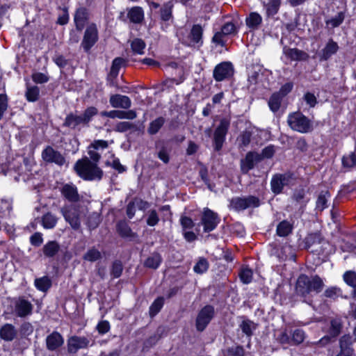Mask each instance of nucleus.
<instances>
[{"instance_id": "6e6d98bb", "label": "nucleus", "mask_w": 356, "mask_h": 356, "mask_svg": "<svg viewBox=\"0 0 356 356\" xmlns=\"http://www.w3.org/2000/svg\"><path fill=\"white\" fill-rule=\"evenodd\" d=\"M97 109L95 107L91 106L88 108L82 115L83 122L85 123H88L90 121L92 118L97 115Z\"/></svg>"}, {"instance_id": "a19ab883", "label": "nucleus", "mask_w": 356, "mask_h": 356, "mask_svg": "<svg viewBox=\"0 0 356 356\" xmlns=\"http://www.w3.org/2000/svg\"><path fill=\"white\" fill-rule=\"evenodd\" d=\"M124 60L122 58H116L113 60L112 66L111 68V75L113 76H118L119 70L121 67L124 65Z\"/></svg>"}, {"instance_id": "20e7f679", "label": "nucleus", "mask_w": 356, "mask_h": 356, "mask_svg": "<svg viewBox=\"0 0 356 356\" xmlns=\"http://www.w3.org/2000/svg\"><path fill=\"white\" fill-rule=\"evenodd\" d=\"M260 201L259 198L252 195L243 197H235L230 202V207L236 211L258 207Z\"/></svg>"}, {"instance_id": "2f4dec72", "label": "nucleus", "mask_w": 356, "mask_h": 356, "mask_svg": "<svg viewBox=\"0 0 356 356\" xmlns=\"http://www.w3.org/2000/svg\"><path fill=\"white\" fill-rule=\"evenodd\" d=\"M80 124H85L82 115L71 114L67 116L65 121V125L72 128H74Z\"/></svg>"}, {"instance_id": "4468645a", "label": "nucleus", "mask_w": 356, "mask_h": 356, "mask_svg": "<svg viewBox=\"0 0 356 356\" xmlns=\"http://www.w3.org/2000/svg\"><path fill=\"white\" fill-rule=\"evenodd\" d=\"M236 33V27L232 22H227L225 24L221 31L217 32L213 37V41L217 44H219L222 46L224 45V42L222 40L223 35H229L235 34Z\"/></svg>"}, {"instance_id": "8fccbe9b", "label": "nucleus", "mask_w": 356, "mask_h": 356, "mask_svg": "<svg viewBox=\"0 0 356 356\" xmlns=\"http://www.w3.org/2000/svg\"><path fill=\"white\" fill-rule=\"evenodd\" d=\"M240 278L244 284H249L252 279V271L251 269L245 267L242 268L240 273Z\"/></svg>"}, {"instance_id": "4be33fe9", "label": "nucleus", "mask_w": 356, "mask_h": 356, "mask_svg": "<svg viewBox=\"0 0 356 356\" xmlns=\"http://www.w3.org/2000/svg\"><path fill=\"white\" fill-rule=\"evenodd\" d=\"M129 19L134 23H140L144 19V12L142 8L136 6L128 13Z\"/></svg>"}, {"instance_id": "052dcab7", "label": "nucleus", "mask_w": 356, "mask_h": 356, "mask_svg": "<svg viewBox=\"0 0 356 356\" xmlns=\"http://www.w3.org/2000/svg\"><path fill=\"white\" fill-rule=\"evenodd\" d=\"M33 81L37 83H43L48 81V77L43 73L36 72L32 75Z\"/></svg>"}, {"instance_id": "cd10ccee", "label": "nucleus", "mask_w": 356, "mask_h": 356, "mask_svg": "<svg viewBox=\"0 0 356 356\" xmlns=\"http://www.w3.org/2000/svg\"><path fill=\"white\" fill-rule=\"evenodd\" d=\"M342 164L343 168L352 169L356 168V154L350 152L343 156L342 159Z\"/></svg>"}, {"instance_id": "bb28decb", "label": "nucleus", "mask_w": 356, "mask_h": 356, "mask_svg": "<svg viewBox=\"0 0 356 356\" xmlns=\"http://www.w3.org/2000/svg\"><path fill=\"white\" fill-rule=\"evenodd\" d=\"M137 117V114L134 110L129 111H119L114 110L113 113V119L118 118V119H127V120H134Z\"/></svg>"}, {"instance_id": "f03ea898", "label": "nucleus", "mask_w": 356, "mask_h": 356, "mask_svg": "<svg viewBox=\"0 0 356 356\" xmlns=\"http://www.w3.org/2000/svg\"><path fill=\"white\" fill-rule=\"evenodd\" d=\"M323 282L318 276L309 277L305 275H301L297 280L296 293L303 297L309 293L321 292L323 287Z\"/></svg>"}, {"instance_id": "2eb2a0df", "label": "nucleus", "mask_w": 356, "mask_h": 356, "mask_svg": "<svg viewBox=\"0 0 356 356\" xmlns=\"http://www.w3.org/2000/svg\"><path fill=\"white\" fill-rule=\"evenodd\" d=\"M261 160V156L256 152H248L244 159L241 161V168L243 173H247L252 169L254 163Z\"/></svg>"}, {"instance_id": "58836bf2", "label": "nucleus", "mask_w": 356, "mask_h": 356, "mask_svg": "<svg viewBox=\"0 0 356 356\" xmlns=\"http://www.w3.org/2000/svg\"><path fill=\"white\" fill-rule=\"evenodd\" d=\"M161 262V256L158 254H153L150 257H149L145 261V266L152 268H156L159 267Z\"/></svg>"}, {"instance_id": "4d7b16f0", "label": "nucleus", "mask_w": 356, "mask_h": 356, "mask_svg": "<svg viewBox=\"0 0 356 356\" xmlns=\"http://www.w3.org/2000/svg\"><path fill=\"white\" fill-rule=\"evenodd\" d=\"M91 148L95 149L96 150L104 149L108 147V143L104 140H96L90 144Z\"/></svg>"}, {"instance_id": "c03bdc74", "label": "nucleus", "mask_w": 356, "mask_h": 356, "mask_svg": "<svg viewBox=\"0 0 356 356\" xmlns=\"http://www.w3.org/2000/svg\"><path fill=\"white\" fill-rule=\"evenodd\" d=\"M131 46L134 53L143 54L145 47V43L140 39H135L132 41Z\"/></svg>"}, {"instance_id": "39448f33", "label": "nucleus", "mask_w": 356, "mask_h": 356, "mask_svg": "<svg viewBox=\"0 0 356 356\" xmlns=\"http://www.w3.org/2000/svg\"><path fill=\"white\" fill-rule=\"evenodd\" d=\"M219 218L217 213L208 208L204 209L201 218V225L204 227L205 232H209L213 230L219 223Z\"/></svg>"}, {"instance_id": "09e8293b", "label": "nucleus", "mask_w": 356, "mask_h": 356, "mask_svg": "<svg viewBox=\"0 0 356 356\" xmlns=\"http://www.w3.org/2000/svg\"><path fill=\"white\" fill-rule=\"evenodd\" d=\"M305 335L303 330L297 329L293 331L292 334L291 342L292 344L301 343L305 339Z\"/></svg>"}, {"instance_id": "3c124183", "label": "nucleus", "mask_w": 356, "mask_h": 356, "mask_svg": "<svg viewBox=\"0 0 356 356\" xmlns=\"http://www.w3.org/2000/svg\"><path fill=\"white\" fill-rule=\"evenodd\" d=\"M344 282L349 286H356V273L353 271H347L343 275Z\"/></svg>"}, {"instance_id": "338daca9", "label": "nucleus", "mask_w": 356, "mask_h": 356, "mask_svg": "<svg viewBox=\"0 0 356 356\" xmlns=\"http://www.w3.org/2000/svg\"><path fill=\"white\" fill-rule=\"evenodd\" d=\"M180 221L184 229H191L195 225L192 219L186 216L181 217Z\"/></svg>"}, {"instance_id": "bf43d9fd", "label": "nucleus", "mask_w": 356, "mask_h": 356, "mask_svg": "<svg viewBox=\"0 0 356 356\" xmlns=\"http://www.w3.org/2000/svg\"><path fill=\"white\" fill-rule=\"evenodd\" d=\"M8 108V98L6 95H0V120Z\"/></svg>"}, {"instance_id": "7c9ffc66", "label": "nucleus", "mask_w": 356, "mask_h": 356, "mask_svg": "<svg viewBox=\"0 0 356 356\" xmlns=\"http://www.w3.org/2000/svg\"><path fill=\"white\" fill-rule=\"evenodd\" d=\"M51 285V280L47 277L38 278L35 280V287L41 291H47Z\"/></svg>"}, {"instance_id": "473e14b6", "label": "nucleus", "mask_w": 356, "mask_h": 356, "mask_svg": "<svg viewBox=\"0 0 356 356\" xmlns=\"http://www.w3.org/2000/svg\"><path fill=\"white\" fill-rule=\"evenodd\" d=\"M59 245L56 241L48 242L43 248L45 256L51 257L54 256L58 251Z\"/></svg>"}, {"instance_id": "b1692460", "label": "nucleus", "mask_w": 356, "mask_h": 356, "mask_svg": "<svg viewBox=\"0 0 356 356\" xmlns=\"http://www.w3.org/2000/svg\"><path fill=\"white\" fill-rule=\"evenodd\" d=\"M338 48V45L336 42L332 40L329 41L325 47L322 50L321 58L323 60L328 59L337 51Z\"/></svg>"}, {"instance_id": "f257e3e1", "label": "nucleus", "mask_w": 356, "mask_h": 356, "mask_svg": "<svg viewBox=\"0 0 356 356\" xmlns=\"http://www.w3.org/2000/svg\"><path fill=\"white\" fill-rule=\"evenodd\" d=\"M74 169L81 178L88 181L100 179L103 174L97 164L90 161L87 157L78 160Z\"/></svg>"}, {"instance_id": "5701e85b", "label": "nucleus", "mask_w": 356, "mask_h": 356, "mask_svg": "<svg viewBox=\"0 0 356 356\" xmlns=\"http://www.w3.org/2000/svg\"><path fill=\"white\" fill-rule=\"evenodd\" d=\"M281 4V0H268L267 3L264 1V6L268 16H273L277 13Z\"/></svg>"}, {"instance_id": "864d4df0", "label": "nucleus", "mask_w": 356, "mask_h": 356, "mask_svg": "<svg viewBox=\"0 0 356 356\" xmlns=\"http://www.w3.org/2000/svg\"><path fill=\"white\" fill-rule=\"evenodd\" d=\"M324 295L327 298L334 299L341 295V291L337 286H332L325 291Z\"/></svg>"}, {"instance_id": "79ce46f5", "label": "nucleus", "mask_w": 356, "mask_h": 356, "mask_svg": "<svg viewBox=\"0 0 356 356\" xmlns=\"http://www.w3.org/2000/svg\"><path fill=\"white\" fill-rule=\"evenodd\" d=\"M240 327L241 328L243 333L250 337L252 334V330H254L256 327L253 322L248 320H245L242 321L241 324L240 325Z\"/></svg>"}, {"instance_id": "e2e57ef3", "label": "nucleus", "mask_w": 356, "mask_h": 356, "mask_svg": "<svg viewBox=\"0 0 356 356\" xmlns=\"http://www.w3.org/2000/svg\"><path fill=\"white\" fill-rule=\"evenodd\" d=\"M30 241H31V244L33 245H35V246L40 245L43 242L42 234H40L39 232L35 233L33 235L31 236V237L30 238Z\"/></svg>"}, {"instance_id": "6ab92c4d", "label": "nucleus", "mask_w": 356, "mask_h": 356, "mask_svg": "<svg viewBox=\"0 0 356 356\" xmlns=\"http://www.w3.org/2000/svg\"><path fill=\"white\" fill-rule=\"evenodd\" d=\"M64 343L62 335L58 332H53L46 339L47 348L49 350H55L60 347Z\"/></svg>"}, {"instance_id": "f8f14e48", "label": "nucleus", "mask_w": 356, "mask_h": 356, "mask_svg": "<svg viewBox=\"0 0 356 356\" xmlns=\"http://www.w3.org/2000/svg\"><path fill=\"white\" fill-rule=\"evenodd\" d=\"M60 191L61 195L69 202H76L80 200L77 187L72 183L63 184Z\"/></svg>"}, {"instance_id": "c85d7f7f", "label": "nucleus", "mask_w": 356, "mask_h": 356, "mask_svg": "<svg viewBox=\"0 0 356 356\" xmlns=\"http://www.w3.org/2000/svg\"><path fill=\"white\" fill-rule=\"evenodd\" d=\"M57 220L58 219L54 215L48 213L43 216L42 225L44 229H52L56 226Z\"/></svg>"}, {"instance_id": "a18cd8bd", "label": "nucleus", "mask_w": 356, "mask_h": 356, "mask_svg": "<svg viewBox=\"0 0 356 356\" xmlns=\"http://www.w3.org/2000/svg\"><path fill=\"white\" fill-rule=\"evenodd\" d=\"M118 231L123 237H129L132 236V232L125 222H120L117 226Z\"/></svg>"}, {"instance_id": "72a5a7b5", "label": "nucleus", "mask_w": 356, "mask_h": 356, "mask_svg": "<svg viewBox=\"0 0 356 356\" xmlns=\"http://www.w3.org/2000/svg\"><path fill=\"white\" fill-rule=\"evenodd\" d=\"M292 231V225L286 220L282 221L277 227V233L280 236H286Z\"/></svg>"}, {"instance_id": "680f3d73", "label": "nucleus", "mask_w": 356, "mask_h": 356, "mask_svg": "<svg viewBox=\"0 0 356 356\" xmlns=\"http://www.w3.org/2000/svg\"><path fill=\"white\" fill-rule=\"evenodd\" d=\"M132 127V124L129 122H118L115 126V131L119 132H124Z\"/></svg>"}, {"instance_id": "7ed1b4c3", "label": "nucleus", "mask_w": 356, "mask_h": 356, "mask_svg": "<svg viewBox=\"0 0 356 356\" xmlns=\"http://www.w3.org/2000/svg\"><path fill=\"white\" fill-rule=\"evenodd\" d=\"M287 123L290 128L299 133L305 134L312 130L311 121L300 112H294L288 115Z\"/></svg>"}, {"instance_id": "69168bd1", "label": "nucleus", "mask_w": 356, "mask_h": 356, "mask_svg": "<svg viewBox=\"0 0 356 356\" xmlns=\"http://www.w3.org/2000/svg\"><path fill=\"white\" fill-rule=\"evenodd\" d=\"M277 341L284 345V344H292L291 339L289 337L286 332H282L277 337Z\"/></svg>"}, {"instance_id": "5fc2aeb1", "label": "nucleus", "mask_w": 356, "mask_h": 356, "mask_svg": "<svg viewBox=\"0 0 356 356\" xmlns=\"http://www.w3.org/2000/svg\"><path fill=\"white\" fill-rule=\"evenodd\" d=\"M100 257L101 253L97 250L90 249L86 253L83 258L85 260L89 261H95L98 260Z\"/></svg>"}, {"instance_id": "37998d69", "label": "nucleus", "mask_w": 356, "mask_h": 356, "mask_svg": "<svg viewBox=\"0 0 356 356\" xmlns=\"http://www.w3.org/2000/svg\"><path fill=\"white\" fill-rule=\"evenodd\" d=\"M344 17V13L343 12H340L333 18L327 20L326 24L327 26H330L332 28L337 27L343 22Z\"/></svg>"}, {"instance_id": "f3484780", "label": "nucleus", "mask_w": 356, "mask_h": 356, "mask_svg": "<svg viewBox=\"0 0 356 356\" xmlns=\"http://www.w3.org/2000/svg\"><path fill=\"white\" fill-rule=\"evenodd\" d=\"M33 306L30 302L23 298H19L15 302V312L19 317H24L31 314Z\"/></svg>"}, {"instance_id": "9b49d317", "label": "nucleus", "mask_w": 356, "mask_h": 356, "mask_svg": "<svg viewBox=\"0 0 356 356\" xmlns=\"http://www.w3.org/2000/svg\"><path fill=\"white\" fill-rule=\"evenodd\" d=\"M42 157L44 161L54 163L58 165H63L65 161L62 154L50 146L42 151Z\"/></svg>"}, {"instance_id": "0e129e2a", "label": "nucleus", "mask_w": 356, "mask_h": 356, "mask_svg": "<svg viewBox=\"0 0 356 356\" xmlns=\"http://www.w3.org/2000/svg\"><path fill=\"white\" fill-rule=\"evenodd\" d=\"M122 271V264L119 261H115L113 264L112 272H111L112 275H113L114 277L117 278L120 276Z\"/></svg>"}, {"instance_id": "774afa93", "label": "nucleus", "mask_w": 356, "mask_h": 356, "mask_svg": "<svg viewBox=\"0 0 356 356\" xmlns=\"http://www.w3.org/2000/svg\"><path fill=\"white\" fill-rule=\"evenodd\" d=\"M304 99L310 107H314L316 104V98L312 93H306L304 96Z\"/></svg>"}, {"instance_id": "c756f323", "label": "nucleus", "mask_w": 356, "mask_h": 356, "mask_svg": "<svg viewBox=\"0 0 356 356\" xmlns=\"http://www.w3.org/2000/svg\"><path fill=\"white\" fill-rule=\"evenodd\" d=\"M262 18L261 15L257 13H252L249 17L246 18V24L251 29H257L261 23Z\"/></svg>"}, {"instance_id": "ddd939ff", "label": "nucleus", "mask_w": 356, "mask_h": 356, "mask_svg": "<svg viewBox=\"0 0 356 356\" xmlns=\"http://www.w3.org/2000/svg\"><path fill=\"white\" fill-rule=\"evenodd\" d=\"M291 177L288 175H275L270 181L271 190L275 194L282 192L284 186L289 184Z\"/></svg>"}, {"instance_id": "e433bc0d", "label": "nucleus", "mask_w": 356, "mask_h": 356, "mask_svg": "<svg viewBox=\"0 0 356 356\" xmlns=\"http://www.w3.org/2000/svg\"><path fill=\"white\" fill-rule=\"evenodd\" d=\"M282 96L280 94L275 93L273 94L268 102V105L270 110L273 112H276L280 107L281 102H282Z\"/></svg>"}, {"instance_id": "1a4fd4ad", "label": "nucleus", "mask_w": 356, "mask_h": 356, "mask_svg": "<svg viewBox=\"0 0 356 356\" xmlns=\"http://www.w3.org/2000/svg\"><path fill=\"white\" fill-rule=\"evenodd\" d=\"M213 315V308L211 306L204 307L198 314L196 319L197 329L202 331L211 320Z\"/></svg>"}, {"instance_id": "aec40b11", "label": "nucleus", "mask_w": 356, "mask_h": 356, "mask_svg": "<svg viewBox=\"0 0 356 356\" xmlns=\"http://www.w3.org/2000/svg\"><path fill=\"white\" fill-rule=\"evenodd\" d=\"M88 19V11L84 8H79L76 10L74 15V22L76 29L82 30Z\"/></svg>"}, {"instance_id": "9d476101", "label": "nucleus", "mask_w": 356, "mask_h": 356, "mask_svg": "<svg viewBox=\"0 0 356 356\" xmlns=\"http://www.w3.org/2000/svg\"><path fill=\"white\" fill-rule=\"evenodd\" d=\"M233 67L230 63L224 62L218 65L213 70V77L216 81H221L233 74Z\"/></svg>"}, {"instance_id": "603ef678", "label": "nucleus", "mask_w": 356, "mask_h": 356, "mask_svg": "<svg viewBox=\"0 0 356 356\" xmlns=\"http://www.w3.org/2000/svg\"><path fill=\"white\" fill-rule=\"evenodd\" d=\"M159 221V218L156 210H150L147 213V224L149 226H155Z\"/></svg>"}, {"instance_id": "412c9836", "label": "nucleus", "mask_w": 356, "mask_h": 356, "mask_svg": "<svg viewBox=\"0 0 356 356\" xmlns=\"http://www.w3.org/2000/svg\"><path fill=\"white\" fill-rule=\"evenodd\" d=\"M16 336V330L11 324H6L0 330V337L6 341H12Z\"/></svg>"}, {"instance_id": "6e6552de", "label": "nucleus", "mask_w": 356, "mask_h": 356, "mask_svg": "<svg viewBox=\"0 0 356 356\" xmlns=\"http://www.w3.org/2000/svg\"><path fill=\"white\" fill-rule=\"evenodd\" d=\"M229 127V121L225 118L222 119L214 132V145L216 150H220L225 141V136Z\"/></svg>"}, {"instance_id": "49530a36", "label": "nucleus", "mask_w": 356, "mask_h": 356, "mask_svg": "<svg viewBox=\"0 0 356 356\" xmlns=\"http://www.w3.org/2000/svg\"><path fill=\"white\" fill-rule=\"evenodd\" d=\"M209 263L207 259L201 258L194 266V271L197 273L202 274L207 270Z\"/></svg>"}, {"instance_id": "a211bd4d", "label": "nucleus", "mask_w": 356, "mask_h": 356, "mask_svg": "<svg viewBox=\"0 0 356 356\" xmlns=\"http://www.w3.org/2000/svg\"><path fill=\"white\" fill-rule=\"evenodd\" d=\"M109 102L112 107L118 108H129L131 105V101L130 98L125 95H111L109 99Z\"/></svg>"}, {"instance_id": "423d86ee", "label": "nucleus", "mask_w": 356, "mask_h": 356, "mask_svg": "<svg viewBox=\"0 0 356 356\" xmlns=\"http://www.w3.org/2000/svg\"><path fill=\"white\" fill-rule=\"evenodd\" d=\"M98 40V31L95 24H91L86 28L81 46L86 51H89Z\"/></svg>"}, {"instance_id": "f704fd0d", "label": "nucleus", "mask_w": 356, "mask_h": 356, "mask_svg": "<svg viewBox=\"0 0 356 356\" xmlns=\"http://www.w3.org/2000/svg\"><path fill=\"white\" fill-rule=\"evenodd\" d=\"M40 90L38 86H28L26 91V97L29 102H35L38 99Z\"/></svg>"}, {"instance_id": "0eeeda50", "label": "nucleus", "mask_w": 356, "mask_h": 356, "mask_svg": "<svg viewBox=\"0 0 356 356\" xmlns=\"http://www.w3.org/2000/svg\"><path fill=\"white\" fill-rule=\"evenodd\" d=\"M61 213L67 222L73 229H79L80 227L79 210L74 206H65L61 209Z\"/></svg>"}, {"instance_id": "393cba45", "label": "nucleus", "mask_w": 356, "mask_h": 356, "mask_svg": "<svg viewBox=\"0 0 356 356\" xmlns=\"http://www.w3.org/2000/svg\"><path fill=\"white\" fill-rule=\"evenodd\" d=\"M202 29L200 25H194L191 31V42L188 45H194L198 44L202 40Z\"/></svg>"}, {"instance_id": "4c0bfd02", "label": "nucleus", "mask_w": 356, "mask_h": 356, "mask_svg": "<svg viewBox=\"0 0 356 356\" xmlns=\"http://www.w3.org/2000/svg\"><path fill=\"white\" fill-rule=\"evenodd\" d=\"M173 5L171 2L163 4L161 10V17L163 21H168L172 17V9Z\"/></svg>"}, {"instance_id": "de8ad7c7", "label": "nucleus", "mask_w": 356, "mask_h": 356, "mask_svg": "<svg viewBox=\"0 0 356 356\" xmlns=\"http://www.w3.org/2000/svg\"><path fill=\"white\" fill-rule=\"evenodd\" d=\"M164 123V120L163 118H159L155 120L152 121L149 125L148 129L149 133L151 134H154L160 129V128L163 126Z\"/></svg>"}, {"instance_id": "ea45409f", "label": "nucleus", "mask_w": 356, "mask_h": 356, "mask_svg": "<svg viewBox=\"0 0 356 356\" xmlns=\"http://www.w3.org/2000/svg\"><path fill=\"white\" fill-rule=\"evenodd\" d=\"M164 300L159 297L156 298L149 307V314L152 316H155L163 307Z\"/></svg>"}, {"instance_id": "a878e982", "label": "nucleus", "mask_w": 356, "mask_h": 356, "mask_svg": "<svg viewBox=\"0 0 356 356\" xmlns=\"http://www.w3.org/2000/svg\"><path fill=\"white\" fill-rule=\"evenodd\" d=\"M284 54L293 60H305L308 57L306 53L297 49H284Z\"/></svg>"}, {"instance_id": "13d9d810", "label": "nucleus", "mask_w": 356, "mask_h": 356, "mask_svg": "<svg viewBox=\"0 0 356 356\" xmlns=\"http://www.w3.org/2000/svg\"><path fill=\"white\" fill-rule=\"evenodd\" d=\"M97 330L99 334H106L110 330V324L107 321H102L97 324Z\"/></svg>"}, {"instance_id": "c9c22d12", "label": "nucleus", "mask_w": 356, "mask_h": 356, "mask_svg": "<svg viewBox=\"0 0 356 356\" xmlns=\"http://www.w3.org/2000/svg\"><path fill=\"white\" fill-rule=\"evenodd\" d=\"M330 197V193L328 191H323L321 192L317 199L316 201V208L321 211L323 210L325 208L327 207V202Z\"/></svg>"}, {"instance_id": "dca6fc26", "label": "nucleus", "mask_w": 356, "mask_h": 356, "mask_svg": "<svg viewBox=\"0 0 356 356\" xmlns=\"http://www.w3.org/2000/svg\"><path fill=\"white\" fill-rule=\"evenodd\" d=\"M88 344L89 341L86 337H72L67 341L68 351L74 353L79 349L88 347Z\"/></svg>"}]
</instances>
